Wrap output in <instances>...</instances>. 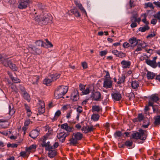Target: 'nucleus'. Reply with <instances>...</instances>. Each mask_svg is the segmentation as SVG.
Returning a JSON list of instances; mask_svg holds the SVG:
<instances>
[{
	"instance_id": "obj_1",
	"label": "nucleus",
	"mask_w": 160,
	"mask_h": 160,
	"mask_svg": "<svg viewBox=\"0 0 160 160\" xmlns=\"http://www.w3.org/2000/svg\"><path fill=\"white\" fill-rule=\"evenodd\" d=\"M33 19L39 24L46 25L52 22V18L50 15L47 13L35 16L33 17Z\"/></svg>"
},
{
	"instance_id": "obj_2",
	"label": "nucleus",
	"mask_w": 160,
	"mask_h": 160,
	"mask_svg": "<svg viewBox=\"0 0 160 160\" xmlns=\"http://www.w3.org/2000/svg\"><path fill=\"white\" fill-rule=\"evenodd\" d=\"M68 89V87L67 86H59L55 91V98L57 99L62 98L67 92Z\"/></svg>"
},
{
	"instance_id": "obj_3",
	"label": "nucleus",
	"mask_w": 160,
	"mask_h": 160,
	"mask_svg": "<svg viewBox=\"0 0 160 160\" xmlns=\"http://www.w3.org/2000/svg\"><path fill=\"white\" fill-rule=\"evenodd\" d=\"M147 135V133L146 131L140 129L139 132L133 133L132 134V137L134 139L144 140L146 139Z\"/></svg>"
},
{
	"instance_id": "obj_4",
	"label": "nucleus",
	"mask_w": 160,
	"mask_h": 160,
	"mask_svg": "<svg viewBox=\"0 0 160 160\" xmlns=\"http://www.w3.org/2000/svg\"><path fill=\"white\" fill-rule=\"evenodd\" d=\"M30 3V0H18V8L20 9H25Z\"/></svg>"
},
{
	"instance_id": "obj_5",
	"label": "nucleus",
	"mask_w": 160,
	"mask_h": 160,
	"mask_svg": "<svg viewBox=\"0 0 160 160\" xmlns=\"http://www.w3.org/2000/svg\"><path fill=\"white\" fill-rule=\"evenodd\" d=\"M159 99L158 97L155 94L152 95L149 98L148 102V106L152 107L154 111L155 110L153 107V105L154 102H157Z\"/></svg>"
},
{
	"instance_id": "obj_6",
	"label": "nucleus",
	"mask_w": 160,
	"mask_h": 160,
	"mask_svg": "<svg viewBox=\"0 0 160 160\" xmlns=\"http://www.w3.org/2000/svg\"><path fill=\"white\" fill-rule=\"evenodd\" d=\"M68 134L64 132H61L58 134L57 138L59 141L63 142L65 140L66 138L68 136Z\"/></svg>"
},
{
	"instance_id": "obj_7",
	"label": "nucleus",
	"mask_w": 160,
	"mask_h": 160,
	"mask_svg": "<svg viewBox=\"0 0 160 160\" xmlns=\"http://www.w3.org/2000/svg\"><path fill=\"white\" fill-rule=\"evenodd\" d=\"M140 40L139 39H137L135 37L130 38L129 39L128 41L130 43L131 47H134L137 45L138 43V42H140Z\"/></svg>"
},
{
	"instance_id": "obj_8",
	"label": "nucleus",
	"mask_w": 160,
	"mask_h": 160,
	"mask_svg": "<svg viewBox=\"0 0 160 160\" xmlns=\"http://www.w3.org/2000/svg\"><path fill=\"white\" fill-rule=\"evenodd\" d=\"M79 95L78 91L77 90H74L71 95V99L73 101H76L79 99Z\"/></svg>"
},
{
	"instance_id": "obj_9",
	"label": "nucleus",
	"mask_w": 160,
	"mask_h": 160,
	"mask_svg": "<svg viewBox=\"0 0 160 160\" xmlns=\"http://www.w3.org/2000/svg\"><path fill=\"white\" fill-rule=\"evenodd\" d=\"M45 112V105L44 102L39 101V106L38 108V112L39 114H42Z\"/></svg>"
},
{
	"instance_id": "obj_10",
	"label": "nucleus",
	"mask_w": 160,
	"mask_h": 160,
	"mask_svg": "<svg viewBox=\"0 0 160 160\" xmlns=\"http://www.w3.org/2000/svg\"><path fill=\"white\" fill-rule=\"evenodd\" d=\"M91 97L95 101H98L101 98V94L99 92H94L92 94Z\"/></svg>"
},
{
	"instance_id": "obj_11",
	"label": "nucleus",
	"mask_w": 160,
	"mask_h": 160,
	"mask_svg": "<svg viewBox=\"0 0 160 160\" xmlns=\"http://www.w3.org/2000/svg\"><path fill=\"white\" fill-rule=\"evenodd\" d=\"M112 82L111 80L109 79H105L103 83V87L106 88H111L112 87Z\"/></svg>"
},
{
	"instance_id": "obj_12",
	"label": "nucleus",
	"mask_w": 160,
	"mask_h": 160,
	"mask_svg": "<svg viewBox=\"0 0 160 160\" xmlns=\"http://www.w3.org/2000/svg\"><path fill=\"white\" fill-rule=\"evenodd\" d=\"M145 62L148 65L153 68H155L157 66V63L154 60H151L149 59H147L145 60Z\"/></svg>"
},
{
	"instance_id": "obj_13",
	"label": "nucleus",
	"mask_w": 160,
	"mask_h": 160,
	"mask_svg": "<svg viewBox=\"0 0 160 160\" xmlns=\"http://www.w3.org/2000/svg\"><path fill=\"white\" fill-rule=\"evenodd\" d=\"M74 2L76 6L79 8L82 12L85 13L86 14H87L85 10L83 7L82 4L80 3V1H78V0H74Z\"/></svg>"
},
{
	"instance_id": "obj_14",
	"label": "nucleus",
	"mask_w": 160,
	"mask_h": 160,
	"mask_svg": "<svg viewBox=\"0 0 160 160\" xmlns=\"http://www.w3.org/2000/svg\"><path fill=\"white\" fill-rule=\"evenodd\" d=\"M112 96L113 99L117 101H119L122 98L121 94L118 92L112 93Z\"/></svg>"
},
{
	"instance_id": "obj_15",
	"label": "nucleus",
	"mask_w": 160,
	"mask_h": 160,
	"mask_svg": "<svg viewBox=\"0 0 160 160\" xmlns=\"http://www.w3.org/2000/svg\"><path fill=\"white\" fill-rule=\"evenodd\" d=\"M121 64L122 65V67L123 68H129L131 65V62L129 61H127L124 60L121 62Z\"/></svg>"
},
{
	"instance_id": "obj_16",
	"label": "nucleus",
	"mask_w": 160,
	"mask_h": 160,
	"mask_svg": "<svg viewBox=\"0 0 160 160\" xmlns=\"http://www.w3.org/2000/svg\"><path fill=\"white\" fill-rule=\"evenodd\" d=\"M28 49L29 51L31 52L32 53L34 54H37L36 51L37 49L36 48L34 45L32 44H30L28 46Z\"/></svg>"
},
{
	"instance_id": "obj_17",
	"label": "nucleus",
	"mask_w": 160,
	"mask_h": 160,
	"mask_svg": "<svg viewBox=\"0 0 160 160\" xmlns=\"http://www.w3.org/2000/svg\"><path fill=\"white\" fill-rule=\"evenodd\" d=\"M48 151V156L50 158L54 157L56 155V151L52 148L51 149H49Z\"/></svg>"
},
{
	"instance_id": "obj_18",
	"label": "nucleus",
	"mask_w": 160,
	"mask_h": 160,
	"mask_svg": "<svg viewBox=\"0 0 160 160\" xmlns=\"http://www.w3.org/2000/svg\"><path fill=\"white\" fill-rule=\"evenodd\" d=\"M39 132L37 130H33L29 134L30 136L33 138L35 139L39 135Z\"/></svg>"
},
{
	"instance_id": "obj_19",
	"label": "nucleus",
	"mask_w": 160,
	"mask_h": 160,
	"mask_svg": "<svg viewBox=\"0 0 160 160\" xmlns=\"http://www.w3.org/2000/svg\"><path fill=\"white\" fill-rule=\"evenodd\" d=\"M39 79V76L37 75L33 76L29 78V80L33 84L37 83Z\"/></svg>"
},
{
	"instance_id": "obj_20",
	"label": "nucleus",
	"mask_w": 160,
	"mask_h": 160,
	"mask_svg": "<svg viewBox=\"0 0 160 160\" xmlns=\"http://www.w3.org/2000/svg\"><path fill=\"white\" fill-rule=\"evenodd\" d=\"M49 143V142H48L47 143H46L44 140H43L41 145L42 147H45L46 149L48 150L49 149H51L52 148V146L50 145Z\"/></svg>"
},
{
	"instance_id": "obj_21",
	"label": "nucleus",
	"mask_w": 160,
	"mask_h": 160,
	"mask_svg": "<svg viewBox=\"0 0 160 160\" xmlns=\"http://www.w3.org/2000/svg\"><path fill=\"white\" fill-rule=\"evenodd\" d=\"M61 128L67 131L70 132L71 131L72 128L69 127L67 123H65L61 125Z\"/></svg>"
},
{
	"instance_id": "obj_22",
	"label": "nucleus",
	"mask_w": 160,
	"mask_h": 160,
	"mask_svg": "<svg viewBox=\"0 0 160 160\" xmlns=\"http://www.w3.org/2000/svg\"><path fill=\"white\" fill-rule=\"evenodd\" d=\"M73 137L76 138L78 141L81 140L82 138L83 135L80 132H77L76 133H73Z\"/></svg>"
},
{
	"instance_id": "obj_23",
	"label": "nucleus",
	"mask_w": 160,
	"mask_h": 160,
	"mask_svg": "<svg viewBox=\"0 0 160 160\" xmlns=\"http://www.w3.org/2000/svg\"><path fill=\"white\" fill-rule=\"evenodd\" d=\"M0 122L2 128H7L8 125L7 120H0Z\"/></svg>"
},
{
	"instance_id": "obj_24",
	"label": "nucleus",
	"mask_w": 160,
	"mask_h": 160,
	"mask_svg": "<svg viewBox=\"0 0 160 160\" xmlns=\"http://www.w3.org/2000/svg\"><path fill=\"white\" fill-rule=\"evenodd\" d=\"M60 74L59 73H55L53 74L50 75L49 76L50 78H52L53 81L56 80L59 78Z\"/></svg>"
},
{
	"instance_id": "obj_25",
	"label": "nucleus",
	"mask_w": 160,
	"mask_h": 160,
	"mask_svg": "<svg viewBox=\"0 0 160 160\" xmlns=\"http://www.w3.org/2000/svg\"><path fill=\"white\" fill-rule=\"evenodd\" d=\"M155 76V74L153 72L147 71V77L148 79H153Z\"/></svg>"
},
{
	"instance_id": "obj_26",
	"label": "nucleus",
	"mask_w": 160,
	"mask_h": 160,
	"mask_svg": "<svg viewBox=\"0 0 160 160\" xmlns=\"http://www.w3.org/2000/svg\"><path fill=\"white\" fill-rule=\"evenodd\" d=\"M144 118V116L142 114H139L138 117L134 119V121L140 122Z\"/></svg>"
},
{
	"instance_id": "obj_27",
	"label": "nucleus",
	"mask_w": 160,
	"mask_h": 160,
	"mask_svg": "<svg viewBox=\"0 0 160 160\" xmlns=\"http://www.w3.org/2000/svg\"><path fill=\"white\" fill-rule=\"evenodd\" d=\"M8 74L12 81L14 83H17L20 82V80L19 79L17 78L13 77L12 74L10 73H9Z\"/></svg>"
},
{
	"instance_id": "obj_28",
	"label": "nucleus",
	"mask_w": 160,
	"mask_h": 160,
	"mask_svg": "<svg viewBox=\"0 0 160 160\" xmlns=\"http://www.w3.org/2000/svg\"><path fill=\"white\" fill-rule=\"evenodd\" d=\"M9 114L11 115H13L15 112V110L13 108V107L12 104H10L9 106Z\"/></svg>"
},
{
	"instance_id": "obj_29",
	"label": "nucleus",
	"mask_w": 160,
	"mask_h": 160,
	"mask_svg": "<svg viewBox=\"0 0 160 160\" xmlns=\"http://www.w3.org/2000/svg\"><path fill=\"white\" fill-rule=\"evenodd\" d=\"M71 12L76 17H79L80 16V14L76 8L72 9L71 10Z\"/></svg>"
},
{
	"instance_id": "obj_30",
	"label": "nucleus",
	"mask_w": 160,
	"mask_h": 160,
	"mask_svg": "<svg viewBox=\"0 0 160 160\" xmlns=\"http://www.w3.org/2000/svg\"><path fill=\"white\" fill-rule=\"evenodd\" d=\"M52 81H53L52 79V78H50L49 76L48 78L44 79L43 81V83L47 85H48Z\"/></svg>"
},
{
	"instance_id": "obj_31",
	"label": "nucleus",
	"mask_w": 160,
	"mask_h": 160,
	"mask_svg": "<svg viewBox=\"0 0 160 160\" xmlns=\"http://www.w3.org/2000/svg\"><path fill=\"white\" fill-rule=\"evenodd\" d=\"M70 143L71 145H74L78 143V140L76 139L73 137L72 135V138L69 140Z\"/></svg>"
},
{
	"instance_id": "obj_32",
	"label": "nucleus",
	"mask_w": 160,
	"mask_h": 160,
	"mask_svg": "<svg viewBox=\"0 0 160 160\" xmlns=\"http://www.w3.org/2000/svg\"><path fill=\"white\" fill-rule=\"evenodd\" d=\"M125 77L124 75H122L120 77L118 78V84H121L124 82Z\"/></svg>"
},
{
	"instance_id": "obj_33",
	"label": "nucleus",
	"mask_w": 160,
	"mask_h": 160,
	"mask_svg": "<svg viewBox=\"0 0 160 160\" xmlns=\"http://www.w3.org/2000/svg\"><path fill=\"white\" fill-rule=\"evenodd\" d=\"M150 28L148 25H145L143 27H140L139 28V31L142 32H144L149 29Z\"/></svg>"
},
{
	"instance_id": "obj_34",
	"label": "nucleus",
	"mask_w": 160,
	"mask_h": 160,
	"mask_svg": "<svg viewBox=\"0 0 160 160\" xmlns=\"http://www.w3.org/2000/svg\"><path fill=\"white\" fill-rule=\"evenodd\" d=\"M131 85L133 88L135 89L139 87V83L138 82L133 81L132 82Z\"/></svg>"
},
{
	"instance_id": "obj_35",
	"label": "nucleus",
	"mask_w": 160,
	"mask_h": 160,
	"mask_svg": "<svg viewBox=\"0 0 160 160\" xmlns=\"http://www.w3.org/2000/svg\"><path fill=\"white\" fill-rule=\"evenodd\" d=\"M2 63L5 67H8L11 62L10 61H8L7 59H4L3 60H1Z\"/></svg>"
},
{
	"instance_id": "obj_36",
	"label": "nucleus",
	"mask_w": 160,
	"mask_h": 160,
	"mask_svg": "<svg viewBox=\"0 0 160 160\" xmlns=\"http://www.w3.org/2000/svg\"><path fill=\"white\" fill-rule=\"evenodd\" d=\"M100 110V107L98 106H92V112H99Z\"/></svg>"
},
{
	"instance_id": "obj_37",
	"label": "nucleus",
	"mask_w": 160,
	"mask_h": 160,
	"mask_svg": "<svg viewBox=\"0 0 160 160\" xmlns=\"http://www.w3.org/2000/svg\"><path fill=\"white\" fill-rule=\"evenodd\" d=\"M8 67H9L13 71H16L17 69V68L15 65L12 63L11 62H10Z\"/></svg>"
},
{
	"instance_id": "obj_38",
	"label": "nucleus",
	"mask_w": 160,
	"mask_h": 160,
	"mask_svg": "<svg viewBox=\"0 0 160 160\" xmlns=\"http://www.w3.org/2000/svg\"><path fill=\"white\" fill-rule=\"evenodd\" d=\"M8 82V84H10L9 87L12 89V90L13 91L17 92V88L16 86L15 85L12 83L11 84L9 82Z\"/></svg>"
},
{
	"instance_id": "obj_39",
	"label": "nucleus",
	"mask_w": 160,
	"mask_h": 160,
	"mask_svg": "<svg viewBox=\"0 0 160 160\" xmlns=\"http://www.w3.org/2000/svg\"><path fill=\"white\" fill-rule=\"evenodd\" d=\"M99 116L98 114H93L92 115L91 118L94 121H98L99 118Z\"/></svg>"
},
{
	"instance_id": "obj_40",
	"label": "nucleus",
	"mask_w": 160,
	"mask_h": 160,
	"mask_svg": "<svg viewBox=\"0 0 160 160\" xmlns=\"http://www.w3.org/2000/svg\"><path fill=\"white\" fill-rule=\"evenodd\" d=\"M35 43L36 45L38 46L44 47V44H45V43L40 40L37 41Z\"/></svg>"
},
{
	"instance_id": "obj_41",
	"label": "nucleus",
	"mask_w": 160,
	"mask_h": 160,
	"mask_svg": "<svg viewBox=\"0 0 160 160\" xmlns=\"http://www.w3.org/2000/svg\"><path fill=\"white\" fill-rule=\"evenodd\" d=\"M22 94H23V97L25 99L28 101H29L30 97L28 94L26 92L22 93Z\"/></svg>"
},
{
	"instance_id": "obj_42",
	"label": "nucleus",
	"mask_w": 160,
	"mask_h": 160,
	"mask_svg": "<svg viewBox=\"0 0 160 160\" xmlns=\"http://www.w3.org/2000/svg\"><path fill=\"white\" fill-rule=\"evenodd\" d=\"M4 2L10 5H13L16 2V0H4Z\"/></svg>"
},
{
	"instance_id": "obj_43",
	"label": "nucleus",
	"mask_w": 160,
	"mask_h": 160,
	"mask_svg": "<svg viewBox=\"0 0 160 160\" xmlns=\"http://www.w3.org/2000/svg\"><path fill=\"white\" fill-rule=\"evenodd\" d=\"M141 16H144V18L142 19V21L144 23L146 24V25H148L149 24V22L147 21L146 19V15L145 14H142L141 15Z\"/></svg>"
},
{
	"instance_id": "obj_44",
	"label": "nucleus",
	"mask_w": 160,
	"mask_h": 160,
	"mask_svg": "<svg viewBox=\"0 0 160 160\" xmlns=\"http://www.w3.org/2000/svg\"><path fill=\"white\" fill-rule=\"evenodd\" d=\"M36 148V146L35 145H32L30 146L28 148H26V150L27 152H29L31 150L33 149H35Z\"/></svg>"
},
{
	"instance_id": "obj_45",
	"label": "nucleus",
	"mask_w": 160,
	"mask_h": 160,
	"mask_svg": "<svg viewBox=\"0 0 160 160\" xmlns=\"http://www.w3.org/2000/svg\"><path fill=\"white\" fill-rule=\"evenodd\" d=\"M155 123L156 124H160V115L157 116L155 118Z\"/></svg>"
},
{
	"instance_id": "obj_46",
	"label": "nucleus",
	"mask_w": 160,
	"mask_h": 160,
	"mask_svg": "<svg viewBox=\"0 0 160 160\" xmlns=\"http://www.w3.org/2000/svg\"><path fill=\"white\" fill-rule=\"evenodd\" d=\"M138 16V15L137 14H136L133 15L131 18V21L132 22H135L136 20L137 17Z\"/></svg>"
},
{
	"instance_id": "obj_47",
	"label": "nucleus",
	"mask_w": 160,
	"mask_h": 160,
	"mask_svg": "<svg viewBox=\"0 0 160 160\" xmlns=\"http://www.w3.org/2000/svg\"><path fill=\"white\" fill-rule=\"evenodd\" d=\"M126 54L122 52H119L117 57L120 58H123L126 56Z\"/></svg>"
},
{
	"instance_id": "obj_48",
	"label": "nucleus",
	"mask_w": 160,
	"mask_h": 160,
	"mask_svg": "<svg viewBox=\"0 0 160 160\" xmlns=\"http://www.w3.org/2000/svg\"><path fill=\"white\" fill-rule=\"evenodd\" d=\"M61 112L60 110H58L55 114L54 115V118H58V117H59L61 114Z\"/></svg>"
},
{
	"instance_id": "obj_49",
	"label": "nucleus",
	"mask_w": 160,
	"mask_h": 160,
	"mask_svg": "<svg viewBox=\"0 0 160 160\" xmlns=\"http://www.w3.org/2000/svg\"><path fill=\"white\" fill-rule=\"evenodd\" d=\"M88 130L90 132L93 131L95 129V127L93 126L92 125H91L90 126H88Z\"/></svg>"
},
{
	"instance_id": "obj_50",
	"label": "nucleus",
	"mask_w": 160,
	"mask_h": 160,
	"mask_svg": "<svg viewBox=\"0 0 160 160\" xmlns=\"http://www.w3.org/2000/svg\"><path fill=\"white\" fill-rule=\"evenodd\" d=\"M132 141H127L125 143V145L127 147H130L132 145Z\"/></svg>"
},
{
	"instance_id": "obj_51",
	"label": "nucleus",
	"mask_w": 160,
	"mask_h": 160,
	"mask_svg": "<svg viewBox=\"0 0 160 160\" xmlns=\"http://www.w3.org/2000/svg\"><path fill=\"white\" fill-rule=\"evenodd\" d=\"M154 17L157 19L160 22V12H158L156 13L154 16Z\"/></svg>"
},
{
	"instance_id": "obj_52",
	"label": "nucleus",
	"mask_w": 160,
	"mask_h": 160,
	"mask_svg": "<svg viewBox=\"0 0 160 160\" xmlns=\"http://www.w3.org/2000/svg\"><path fill=\"white\" fill-rule=\"evenodd\" d=\"M90 92L89 89L88 88H86L84 90L82 91V92L83 93V94H88Z\"/></svg>"
},
{
	"instance_id": "obj_53",
	"label": "nucleus",
	"mask_w": 160,
	"mask_h": 160,
	"mask_svg": "<svg viewBox=\"0 0 160 160\" xmlns=\"http://www.w3.org/2000/svg\"><path fill=\"white\" fill-rule=\"evenodd\" d=\"M100 55L101 56H102L105 55L107 53V51L106 50L101 51L99 52Z\"/></svg>"
},
{
	"instance_id": "obj_54",
	"label": "nucleus",
	"mask_w": 160,
	"mask_h": 160,
	"mask_svg": "<svg viewBox=\"0 0 160 160\" xmlns=\"http://www.w3.org/2000/svg\"><path fill=\"white\" fill-rule=\"evenodd\" d=\"M146 121L147 122V124H144L143 125H142V127L143 128H148V126L150 124H149L150 122H149V121L148 120H147Z\"/></svg>"
},
{
	"instance_id": "obj_55",
	"label": "nucleus",
	"mask_w": 160,
	"mask_h": 160,
	"mask_svg": "<svg viewBox=\"0 0 160 160\" xmlns=\"http://www.w3.org/2000/svg\"><path fill=\"white\" fill-rule=\"evenodd\" d=\"M130 46V43L127 42H124L123 44V47L125 48H128Z\"/></svg>"
},
{
	"instance_id": "obj_56",
	"label": "nucleus",
	"mask_w": 160,
	"mask_h": 160,
	"mask_svg": "<svg viewBox=\"0 0 160 160\" xmlns=\"http://www.w3.org/2000/svg\"><path fill=\"white\" fill-rule=\"evenodd\" d=\"M138 42V43L137 44L138 46L139 47H141L143 48H144L145 47H146V46H144V45L145 44V43L144 42Z\"/></svg>"
},
{
	"instance_id": "obj_57",
	"label": "nucleus",
	"mask_w": 160,
	"mask_h": 160,
	"mask_svg": "<svg viewBox=\"0 0 160 160\" xmlns=\"http://www.w3.org/2000/svg\"><path fill=\"white\" fill-rule=\"evenodd\" d=\"M81 130L83 132L86 133H87V129L86 126H84L82 128Z\"/></svg>"
},
{
	"instance_id": "obj_58",
	"label": "nucleus",
	"mask_w": 160,
	"mask_h": 160,
	"mask_svg": "<svg viewBox=\"0 0 160 160\" xmlns=\"http://www.w3.org/2000/svg\"><path fill=\"white\" fill-rule=\"evenodd\" d=\"M145 5L147 7H150L151 8H153V7L152 4L150 2L145 3Z\"/></svg>"
},
{
	"instance_id": "obj_59",
	"label": "nucleus",
	"mask_w": 160,
	"mask_h": 160,
	"mask_svg": "<svg viewBox=\"0 0 160 160\" xmlns=\"http://www.w3.org/2000/svg\"><path fill=\"white\" fill-rule=\"evenodd\" d=\"M19 88L22 94L26 92L25 89L23 86L21 85H20L19 86Z\"/></svg>"
},
{
	"instance_id": "obj_60",
	"label": "nucleus",
	"mask_w": 160,
	"mask_h": 160,
	"mask_svg": "<svg viewBox=\"0 0 160 160\" xmlns=\"http://www.w3.org/2000/svg\"><path fill=\"white\" fill-rule=\"evenodd\" d=\"M119 52H118L117 50H112V52L115 55L116 57H117L118 54L119 53Z\"/></svg>"
},
{
	"instance_id": "obj_61",
	"label": "nucleus",
	"mask_w": 160,
	"mask_h": 160,
	"mask_svg": "<svg viewBox=\"0 0 160 160\" xmlns=\"http://www.w3.org/2000/svg\"><path fill=\"white\" fill-rule=\"evenodd\" d=\"M18 146V145L17 144H7V147L8 148L9 147H12V148H14V147H17Z\"/></svg>"
},
{
	"instance_id": "obj_62",
	"label": "nucleus",
	"mask_w": 160,
	"mask_h": 160,
	"mask_svg": "<svg viewBox=\"0 0 160 160\" xmlns=\"http://www.w3.org/2000/svg\"><path fill=\"white\" fill-rule=\"evenodd\" d=\"M82 65L83 69H85L87 68L88 65L87 63L85 62L82 63Z\"/></svg>"
},
{
	"instance_id": "obj_63",
	"label": "nucleus",
	"mask_w": 160,
	"mask_h": 160,
	"mask_svg": "<svg viewBox=\"0 0 160 160\" xmlns=\"http://www.w3.org/2000/svg\"><path fill=\"white\" fill-rule=\"evenodd\" d=\"M156 34L154 33H151L150 34H149L147 37V38H152V37H154L155 36Z\"/></svg>"
},
{
	"instance_id": "obj_64",
	"label": "nucleus",
	"mask_w": 160,
	"mask_h": 160,
	"mask_svg": "<svg viewBox=\"0 0 160 160\" xmlns=\"http://www.w3.org/2000/svg\"><path fill=\"white\" fill-rule=\"evenodd\" d=\"M134 95L133 93H130L129 95V98L130 100H132L134 98Z\"/></svg>"
}]
</instances>
